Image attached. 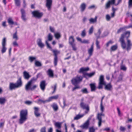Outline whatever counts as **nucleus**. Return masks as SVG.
Masks as SVG:
<instances>
[{"label": "nucleus", "mask_w": 132, "mask_h": 132, "mask_svg": "<svg viewBox=\"0 0 132 132\" xmlns=\"http://www.w3.org/2000/svg\"><path fill=\"white\" fill-rule=\"evenodd\" d=\"M130 32L129 31H126L121 34V37L119 38V41L120 43L121 46L123 49H126L127 51L130 50L132 46V44L130 40L127 39V44L126 46V44L124 40L125 37H126L127 39H128L129 37Z\"/></svg>", "instance_id": "obj_1"}, {"label": "nucleus", "mask_w": 132, "mask_h": 132, "mask_svg": "<svg viewBox=\"0 0 132 132\" xmlns=\"http://www.w3.org/2000/svg\"><path fill=\"white\" fill-rule=\"evenodd\" d=\"M48 40H46L45 41V43L47 45V47L53 53V55L54 56V66H56L58 62V57L57 55L60 53V51L56 49L54 50L52 49V47L50 45V44L48 42Z\"/></svg>", "instance_id": "obj_2"}, {"label": "nucleus", "mask_w": 132, "mask_h": 132, "mask_svg": "<svg viewBox=\"0 0 132 132\" xmlns=\"http://www.w3.org/2000/svg\"><path fill=\"white\" fill-rule=\"evenodd\" d=\"M22 86V82L21 80V78L20 77L17 81L16 83H14L13 82H10L9 85V89L12 90L13 89H15L21 86Z\"/></svg>", "instance_id": "obj_3"}, {"label": "nucleus", "mask_w": 132, "mask_h": 132, "mask_svg": "<svg viewBox=\"0 0 132 132\" xmlns=\"http://www.w3.org/2000/svg\"><path fill=\"white\" fill-rule=\"evenodd\" d=\"M28 115V111L27 110H22L20 113V118L19 120V123L22 124L25 122L27 119V117Z\"/></svg>", "instance_id": "obj_4"}, {"label": "nucleus", "mask_w": 132, "mask_h": 132, "mask_svg": "<svg viewBox=\"0 0 132 132\" xmlns=\"http://www.w3.org/2000/svg\"><path fill=\"white\" fill-rule=\"evenodd\" d=\"M36 79H31V80L27 83L25 87V89L26 91L30 90L32 91L35 90L37 87V86L36 85H34L32 87H31L32 82L33 81H35Z\"/></svg>", "instance_id": "obj_5"}, {"label": "nucleus", "mask_w": 132, "mask_h": 132, "mask_svg": "<svg viewBox=\"0 0 132 132\" xmlns=\"http://www.w3.org/2000/svg\"><path fill=\"white\" fill-rule=\"evenodd\" d=\"M106 82L104 81V77L103 75L100 76L99 79V82L98 88L101 89L103 88V85H105Z\"/></svg>", "instance_id": "obj_6"}, {"label": "nucleus", "mask_w": 132, "mask_h": 132, "mask_svg": "<svg viewBox=\"0 0 132 132\" xmlns=\"http://www.w3.org/2000/svg\"><path fill=\"white\" fill-rule=\"evenodd\" d=\"M80 108L83 109H85V114H87L89 111V107L88 104L84 102H80Z\"/></svg>", "instance_id": "obj_7"}, {"label": "nucleus", "mask_w": 132, "mask_h": 132, "mask_svg": "<svg viewBox=\"0 0 132 132\" xmlns=\"http://www.w3.org/2000/svg\"><path fill=\"white\" fill-rule=\"evenodd\" d=\"M32 14L34 17L38 19H40L43 16V13L42 12H40L39 10H35L32 12Z\"/></svg>", "instance_id": "obj_8"}, {"label": "nucleus", "mask_w": 132, "mask_h": 132, "mask_svg": "<svg viewBox=\"0 0 132 132\" xmlns=\"http://www.w3.org/2000/svg\"><path fill=\"white\" fill-rule=\"evenodd\" d=\"M74 41L73 36H70L69 38V43L72 48L73 50L75 51L77 50V48L75 47V44L74 43Z\"/></svg>", "instance_id": "obj_9"}, {"label": "nucleus", "mask_w": 132, "mask_h": 132, "mask_svg": "<svg viewBox=\"0 0 132 132\" xmlns=\"http://www.w3.org/2000/svg\"><path fill=\"white\" fill-rule=\"evenodd\" d=\"M82 78H81L80 76H76L71 80V82L73 85H75L78 84L80 81H82Z\"/></svg>", "instance_id": "obj_10"}, {"label": "nucleus", "mask_w": 132, "mask_h": 132, "mask_svg": "<svg viewBox=\"0 0 132 132\" xmlns=\"http://www.w3.org/2000/svg\"><path fill=\"white\" fill-rule=\"evenodd\" d=\"M91 119V117L88 118L86 121L84 123L83 125L81 126V127L83 129H87L89 125V121Z\"/></svg>", "instance_id": "obj_11"}, {"label": "nucleus", "mask_w": 132, "mask_h": 132, "mask_svg": "<svg viewBox=\"0 0 132 132\" xmlns=\"http://www.w3.org/2000/svg\"><path fill=\"white\" fill-rule=\"evenodd\" d=\"M115 0H110L108 1L105 4V9H107L110 7L111 5H114L115 3Z\"/></svg>", "instance_id": "obj_12"}, {"label": "nucleus", "mask_w": 132, "mask_h": 132, "mask_svg": "<svg viewBox=\"0 0 132 132\" xmlns=\"http://www.w3.org/2000/svg\"><path fill=\"white\" fill-rule=\"evenodd\" d=\"M95 72H93L90 73H83V77L87 79H88V77H91L93 76L95 74Z\"/></svg>", "instance_id": "obj_13"}, {"label": "nucleus", "mask_w": 132, "mask_h": 132, "mask_svg": "<svg viewBox=\"0 0 132 132\" xmlns=\"http://www.w3.org/2000/svg\"><path fill=\"white\" fill-rule=\"evenodd\" d=\"M46 6L48 10H50L51 9L52 5V0H46Z\"/></svg>", "instance_id": "obj_14"}, {"label": "nucleus", "mask_w": 132, "mask_h": 132, "mask_svg": "<svg viewBox=\"0 0 132 132\" xmlns=\"http://www.w3.org/2000/svg\"><path fill=\"white\" fill-rule=\"evenodd\" d=\"M46 85V81L45 80L42 81L40 84V87L41 89L43 91H44L45 88V87Z\"/></svg>", "instance_id": "obj_15"}, {"label": "nucleus", "mask_w": 132, "mask_h": 132, "mask_svg": "<svg viewBox=\"0 0 132 132\" xmlns=\"http://www.w3.org/2000/svg\"><path fill=\"white\" fill-rule=\"evenodd\" d=\"M20 11L21 14V18L23 21H26V19L25 10L23 9H21Z\"/></svg>", "instance_id": "obj_16"}, {"label": "nucleus", "mask_w": 132, "mask_h": 132, "mask_svg": "<svg viewBox=\"0 0 132 132\" xmlns=\"http://www.w3.org/2000/svg\"><path fill=\"white\" fill-rule=\"evenodd\" d=\"M37 44L41 48H43L45 46L44 44L42 42V39L40 38L38 39L37 41Z\"/></svg>", "instance_id": "obj_17"}, {"label": "nucleus", "mask_w": 132, "mask_h": 132, "mask_svg": "<svg viewBox=\"0 0 132 132\" xmlns=\"http://www.w3.org/2000/svg\"><path fill=\"white\" fill-rule=\"evenodd\" d=\"M105 85V87L104 88L106 90L110 91L111 90V88H112V86L111 85L110 83L106 84V83L105 85Z\"/></svg>", "instance_id": "obj_18"}, {"label": "nucleus", "mask_w": 132, "mask_h": 132, "mask_svg": "<svg viewBox=\"0 0 132 132\" xmlns=\"http://www.w3.org/2000/svg\"><path fill=\"white\" fill-rule=\"evenodd\" d=\"M93 50V44L88 51V53L89 55V56H91L92 55Z\"/></svg>", "instance_id": "obj_19"}, {"label": "nucleus", "mask_w": 132, "mask_h": 132, "mask_svg": "<svg viewBox=\"0 0 132 132\" xmlns=\"http://www.w3.org/2000/svg\"><path fill=\"white\" fill-rule=\"evenodd\" d=\"M89 70V68L88 67L84 68L82 67L80 68L79 71V73H82L83 75V73H84V72L85 71H88Z\"/></svg>", "instance_id": "obj_20"}, {"label": "nucleus", "mask_w": 132, "mask_h": 132, "mask_svg": "<svg viewBox=\"0 0 132 132\" xmlns=\"http://www.w3.org/2000/svg\"><path fill=\"white\" fill-rule=\"evenodd\" d=\"M23 76L25 79L28 80L30 77V76L29 73L26 71H24L23 72Z\"/></svg>", "instance_id": "obj_21"}, {"label": "nucleus", "mask_w": 132, "mask_h": 132, "mask_svg": "<svg viewBox=\"0 0 132 132\" xmlns=\"http://www.w3.org/2000/svg\"><path fill=\"white\" fill-rule=\"evenodd\" d=\"M47 73L49 77L53 78L54 76V74L53 71L51 69H48L47 71Z\"/></svg>", "instance_id": "obj_22"}, {"label": "nucleus", "mask_w": 132, "mask_h": 132, "mask_svg": "<svg viewBox=\"0 0 132 132\" xmlns=\"http://www.w3.org/2000/svg\"><path fill=\"white\" fill-rule=\"evenodd\" d=\"M59 96L58 95H57L55 96H51L48 99V102H50L53 99L57 100Z\"/></svg>", "instance_id": "obj_23"}, {"label": "nucleus", "mask_w": 132, "mask_h": 132, "mask_svg": "<svg viewBox=\"0 0 132 132\" xmlns=\"http://www.w3.org/2000/svg\"><path fill=\"white\" fill-rule=\"evenodd\" d=\"M90 86L92 92L95 91L96 88V86L95 83L90 84Z\"/></svg>", "instance_id": "obj_24"}, {"label": "nucleus", "mask_w": 132, "mask_h": 132, "mask_svg": "<svg viewBox=\"0 0 132 132\" xmlns=\"http://www.w3.org/2000/svg\"><path fill=\"white\" fill-rule=\"evenodd\" d=\"M51 106L53 109L54 111H56L58 110V106L56 103H54Z\"/></svg>", "instance_id": "obj_25"}, {"label": "nucleus", "mask_w": 132, "mask_h": 132, "mask_svg": "<svg viewBox=\"0 0 132 132\" xmlns=\"http://www.w3.org/2000/svg\"><path fill=\"white\" fill-rule=\"evenodd\" d=\"M97 16H95V18L94 19H93L92 18H91L90 19H89V20L90 22V23H93L96 22L97 21Z\"/></svg>", "instance_id": "obj_26"}, {"label": "nucleus", "mask_w": 132, "mask_h": 132, "mask_svg": "<svg viewBox=\"0 0 132 132\" xmlns=\"http://www.w3.org/2000/svg\"><path fill=\"white\" fill-rule=\"evenodd\" d=\"M86 8V5L84 3H82L80 6L81 11V12L84 11Z\"/></svg>", "instance_id": "obj_27"}, {"label": "nucleus", "mask_w": 132, "mask_h": 132, "mask_svg": "<svg viewBox=\"0 0 132 132\" xmlns=\"http://www.w3.org/2000/svg\"><path fill=\"white\" fill-rule=\"evenodd\" d=\"M62 123L59 122H56L55 123V125L58 129H59L61 128Z\"/></svg>", "instance_id": "obj_28"}, {"label": "nucleus", "mask_w": 132, "mask_h": 132, "mask_svg": "<svg viewBox=\"0 0 132 132\" xmlns=\"http://www.w3.org/2000/svg\"><path fill=\"white\" fill-rule=\"evenodd\" d=\"M84 116V114H82L81 115L79 114H78L76 115V116L74 118V120H77L83 117Z\"/></svg>", "instance_id": "obj_29"}, {"label": "nucleus", "mask_w": 132, "mask_h": 132, "mask_svg": "<svg viewBox=\"0 0 132 132\" xmlns=\"http://www.w3.org/2000/svg\"><path fill=\"white\" fill-rule=\"evenodd\" d=\"M6 100L4 97L0 98V104H4L5 103Z\"/></svg>", "instance_id": "obj_30"}, {"label": "nucleus", "mask_w": 132, "mask_h": 132, "mask_svg": "<svg viewBox=\"0 0 132 132\" xmlns=\"http://www.w3.org/2000/svg\"><path fill=\"white\" fill-rule=\"evenodd\" d=\"M35 64V66L37 67H40L42 65L41 63L38 61L36 60Z\"/></svg>", "instance_id": "obj_31"}, {"label": "nucleus", "mask_w": 132, "mask_h": 132, "mask_svg": "<svg viewBox=\"0 0 132 132\" xmlns=\"http://www.w3.org/2000/svg\"><path fill=\"white\" fill-rule=\"evenodd\" d=\"M118 48L117 45V44L112 46L111 48V51H114L116 50Z\"/></svg>", "instance_id": "obj_32"}, {"label": "nucleus", "mask_w": 132, "mask_h": 132, "mask_svg": "<svg viewBox=\"0 0 132 132\" xmlns=\"http://www.w3.org/2000/svg\"><path fill=\"white\" fill-rule=\"evenodd\" d=\"M48 41H51L53 39V36L51 33H49L47 36Z\"/></svg>", "instance_id": "obj_33"}, {"label": "nucleus", "mask_w": 132, "mask_h": 132, "mask_svg": "<svg viewBox=\"0 0 132 132\" xmlns=\"http://www.w3.org/2000/svg\"><path fill=\"white\" fill-rule=\"evenodd\" d=\"M42 74L41 73H39L37 74L36 75V78H35V77H32L31 79H36L35 81L39 77H40L42 76Z\"/></svg>", "instance_id": "obj_34"}, {"label": "nucleus", "mask_w": 132, "mask_h": 132, "mask_svg": "<svg viewBox=\"0 0 132 132\" xmlns=\"http://www.w3.org/2000/svg\"><path fill=\"white\" fill-rule=\"evenodd\" d=\"M81 92L84 94H87L88 93V92L86 88H84L81 90Z\"/></svg>", "instance_id": "obj_35"}, {"label": "nucleus", "mask_w": 132, "mask_h": 132, "mask_svg": "<svg viewBox=\"0 0 132 132\" xmlns=\"http://www.w3.org/2000/svg\"><path fill=\"white\" fill-rule=\"evenodd\" d=\"M112 10L113 12L111 13V17H113L114 16V14L116 9L113 7V6L112 7Z\"/></svg>", "instance_id": "obj_36"}, {"label": "nucleus", "mask_w": 132, "mask_h": 132, "mask_svg": "<svg viewBox=\"0 0 132 132\" xmlns=\"http://www.w3.org/2000/svg\"><path fill=\"white\" fill-rule=\"evenodd\" d=\"M128 4V7L129 9H130L132 7V0H129Z\"/></svg>", "instance_id": "obj_37"}, {"label": "nucleus", "mask_w": 132, "mask_h": 132, "mask_svg": "<svg viewBox=\"0 0 132 132\" xmlns=\"http://www.w3.org/2000/svg\"><path fill=\"white\" fill-rule=\"evenodd\" d=\"M8 23L11 25H13L14 24V22L13 21L12 19L10 18H9L8 20Z\"/></svg>", "instance_id": "obj_38"}, {"label": "nucleus", "mask_w": 132, "mask_h": 132, "mask_svg": "<svg viewBox=\"0 0 132 132\" xmlns=\"http://www.w3.org/2000/svg\"><path fill=\"white\" fill-rule=\"evenodd\" d=\"M6 38H4L2 39V45L5 46L6 45Z\"/></svg>", "instance_id": "obj_39"}, {"label": "nucleus", "mask_w": 132, "mask_h": 132, "mask_svg": "<svg viewBox=\"0 0 132 132\" xmlns=\"http://www.w3.org/2000/svg\"><path fill=\"white\" fill-rule=\"evenodd\" d=\"M5 46H2V48L1 50V52L2 53H5L6 51L7 48Z\"/></svg>", "instance_id": "obj_40"}, {"label": "nucleus", "mask_w": 132, "mask_h": 132, "mask_svg": "<svg viewBox=\"0 0 132 132\" xmlns=\"http://www.w3.org/2000/svg\"><path fill=\"white\" fill-rule=\"evenodd\" d=\"M15 5L17 6H19L20 5V0H14Z\"/></svg>", "instance_id": "obj_41"}, {"label": "nucleus", "mask_w": 132, "mask_h": 132, "mask_svg": "<svg viewBox=\"0 0 132 132\" xmlns=\"http://www.w3.org/2000/svg\"><path fill=\"white\" fill-rule=\"evenodd\" d=\"M54 36L57 39H59L61 37L60 33L58 32H57L55 33Z\"/></svg>", "instance_id": "obj_42"}, {"label": "nucleus", "mask_w": 132, "mask_h": 132, "mask_svg": "<svg viewBox=\"0 0 132 132\" xmlns=\"http://www.w3.org/2000/svg\"><path fill=\"white\" fill-rule=\"evenodd\" d=\"M120 69L123 71H126L127 70V68L125 65H121L120 67Z\"/></svg>", "instance_id": "obj_43"}, {"label": "nucleus", "mask_w": 132, "mask_h": 132, "mask_svg": "<svg viewBox=\"0 0 132 132\" xmlns=\"http://www.w3.org/2000/svg\"><path fill=\"white\" fill-rule=\"evenodd\" d=\"M34 113L35 114H36L37 116L38 115L36 114V113L37 112H38L39 111V108H38L36 107H34Z\"/></svg>", "instance_id": "obj_44"}, {"label": "nucleus", "mask_w": 132, "mask_h": 132, "mask_svg": "<svg viewBox=\"0 0 132 132\" xmlns=\"http://www.w3.org/2000/svg\"><path fill=\"white\" fill-rule=\"evenodd\" d=\"M73 85L75 86V87L72 88V91L75 90L76 89L80 88V87L79 86L77 85V84H75Z\"/></svg>", "instance_id": "obj_45"}, {"label": "nucleus", "mask_w": 132, "mask_h": 132, "mask_svg": "<svg viewBox=\"0 0 132 132\" xmlns=\"http://www.w3.org/2000/svg\"><path fill=\"white\" fill-rule=\"evenodd\" d=\"M125 28V27H121L119 29H118L117 32V33L118 34H119V33H120L122 31H123L124 29Z\"/></svg>", "instance_id": "obj_46"}, {"label": "nucleus", "mask_w": 132, "mask_h": 132, "mask_svg": "<svg viewBox=\"0 0 132 132\" xmlns=\"http://www.w3.org/2000/svg\"><path fill=\"white\" fill-rule=\"evenodd\" d=\"M96 45L97 48V49H100V47L99 45V42L97 40H96Z\"/></svg>", "instance_id": "obj_47"}, {"label": "nucleus", "mask_w": 132, "mask_h": 132, "mask_svg": "<svg viewBox=\"0 0 132 132\" xmlns=\"http://www.w3.org/2000/svg\"><path fill=\"white\" fill-rule=\"evenodd\" d=\"M17 31L16 30L15 32L13 34V39H15L16 40L18 39V37L17 35Z\"/></svg>", "instance_id": "obj_48"}, {"label": "nucleus", "mask_w": 132, "mask_h": 132, "mask_svg": "<svg viewBox=\"0 0 132 132\" xmlns=\"http://www.w3.org/2000/svg\"><path fill=\"white\" fill-rule=\"evenodd\" d=\"M63 104L64 105L62 107L63 109H64L65 107V106L67 105L66 104V99L64 97L63 98Z\"/></svg>", "instance_id": "obj_49"}, {"label": "nucleus", "mask_w": 132, "mask_h": 132, "mask_svg": "<svg viewBox=\"0 0 132 132\" xmlns=\"http://www.w3.org/2000/svg\"><path fill=\"white\" fill-rule=\"evenodd\" d=\"M86 35V33L85 32V29L82 31L81 34V36L83 37H84Z\"/></svg>", "instance_id": "obj_50"}, {"label": "nucleus", "mask_w": 132, "mask_h": 132, "mask_svg": "<svg viewBox=\"0 0 132 132\" xmlns=\"http://www.w3.org/2000/svg\"><path fill=\"white\" fill-rule=\"evenodd\" d=\"M95 130L94 128L93 127H92L89 128V132H95Z\"/></svg>", "instance_id": "obj_51"}, {"label": "nucleus", "mask_w": 132, "mask_h": 132, "mask_svg": "<svg viewBox=\"0 0 132 132\" xmlns=\"http://www.w3.org/2000/svg\"><path fill=\"white\" fill-rule=\"evenodd\" d=\"M122 79V76L120 75L119 77L118 78V80H117V82H119L121 81Z\"/></svg>", "instance_id": "obj_52"}, {"label": "nucleus", "mask_w": 132, "mask_h": 132, "mask_svg": "<svg viewBox=\"0 0 132 132\" xmlns=\"http://www.w3.org/2000/svg\"><path fill=\"white\" fill-rule=\"evenodd\" d=\"M36 58L35 57L30 56L29 57V60L31 62H33L34 60H35Z\"/></svg>", "instance_id": "obj_53"}, {"label": "nucleus", "mask_w": 132, "mask_h": 132, "mask_svg": "<svg viewBox=\"0 0 132 132\" xmlns=\"http://www.w3.org/2000/svg\"><path fill=\"white\" fill-rule=\"evenodd\" d=\"M126 128L124 127L120 126V130L121 131L124 132L126 130Z\"/></svg>", "instance_id": "obj_54"}, {"label": "nucleus", "mask_w": 132, "mask_h": 132, "mask_svg": "<svg viewBox=\"0 0 132 132\" xmlns=\"http://www.w3.org/2000/svg\"><path fill=\"white\" fill-rule=\"evenodd\" d=\"M32 102L31 101H27L25 102L24 103L27 105H31L32 103Z\"/></svg>", "instance_id": "obj_55"}, {"label": "nucleus", "mask_w": 132, "mask_h": 132, "mask_svg": "<svg viewBox=\"0 0 132 132\" xmlns=\"http://www.w3.org/2000/svg\"><path fill=\"white\" fill-rule=\"evenodd\" d=\"M93 26H92L89 30V34H92L93 32Z\"/></svg>", "instance_id": "obj_56"}, {"label": "nucleus", "mask_w": 132, "mask_h": 132, "mask_svg": "<svg viewBox=\"0 0 132 132\" xmlns=\"http://www.w3.org/2000/svg\"><path fill=\"white\" fill-rule=\"evenodd\" d=\"M100 109L101 111L103 112L104 111V108L103 105V103H100Z\"/></svg>", "instance_id": "obj_57"}, {"label": "nucleus", "mask_w": 132, "mask_h": 132, "mask_svg": "<svg viewBox=\"0 0 132 132\" xmlns=\"http://www.w3.org/2000/svg\"><path fill=\"white\" fill-rule=\"evenodd\" d=\"M113 43L112 41L110 40L109 42H108L106 44V45L107 47H108L110 44H111Z\"/></svg>", "instance_id": "obj_58"}, {"label": "nucleus", "mask_w": 132, "mask_h": 132, "mask_svg": "<svg viewBox=\"0 0 132 132\" xmlns=\"http://www.w3.org/2000/svg\"><path fill=\"white\" fill-rule=\"evenodd\" d=\"M106 19L107 21H109L111 19V17L109 14H107L106 16Z\"/></svg>", "instance_id": "obj_59"}, {"label": "nucleus", "mask_w": 132, "mask_h": 132, "mask_svg": "<svg viewBox=\"0 0 132 132\" xmlns=\"http://www.w3.org/2000/svg\"><path fill=\"white\" fill-rule=\"evenodd\" d=\"M38 102H40L41 103H43L44 104H45L46 102H48V100L46 101H44L41 99H39L38 100Z\"/></svg>", "instance_id": "obj_60"}, {"label": "nucleus", "mask_w": 132, "mask_h": 132, "mask_svg": "<svg viewBox=\"0 0 132 132\" xmlns=\"http://www.w3.org/2000/svg\"><path fill=\"white\" fill-rule=\"evenodd\" d=\"M13 45L14 46H18V44L16 42V41H14L13 43Z\"/></svg>", "instance_id": "obj_61"}, {"label": "nucleus", "mask_w": 132, "mask_h": 132, "mask_svg": "<svg viewBox=\"0 0 132 132\" xmlns=\"http://www.w3.org/2000/svg\"><path fill=\"white\" fill-rule=\"evenodd\" d=\"M125 28L127 29L132 28V22L131 23L129 24L128 26L125 27Z\"/></svg>", "instance_id": "obj_62"}, {"label": "nucleus", "mask_w": 132, "mask_h": 132, "mask_svg": "<svg viewBox=\"0 0 132 132\" xmlns=\"http://www.w3.org/2000/svg\"><path fill=\"white\" fill-rule=\"evenodd\" d=\"M46 127H44L42 128L40 130V132H46Z\"/></svg>", "instance_id": "obj_63"}, {"label": "nucleus", "mask_w": 132, "mask_h": 132, "mask_svg": "<svg viewBox=\"0 0 132 132\" xmlns=\"http://www.w3.org/2000/svg\"><path fill=\"white\" fill-rule=\"evenodd\" d=\"M50 31L52 32H54V29L53 27H52L51 26H50Z\"/></svg>", "instance_id": "obj_64"}]
</instances>
